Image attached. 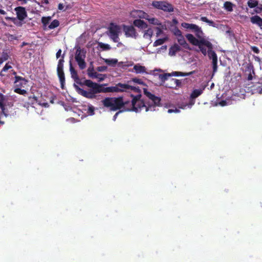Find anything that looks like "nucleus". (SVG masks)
<instances>
[{"label": "nucleus", "mask_w": 262, "mask_h": 262, "mask_svg": "<svg viewBox=\"0 0 262 262\" xmlns=\"http://www.w3.org/2000/svg\"><path fill=\"white\" fill-rule=\"evenodd\" d=\"M133 82L139 84L146 85L145 83L141 79L138 78H132L127 83H122L129 86V89L124 91H119V92H126L130 93V97L132 98L131 101H123V97H106L101 101L104 107L109 108L111 111H116L121 108H124V111L128 112H135L139 113L143 108H145L146 112L154 110L156 106H160L161 104V98L156 96L148 91L146 88H143V92L145 95L151 100L153 104H150L145 102L141 99V90L139 86L131 85ZM113 92V93H114ZM119 93V92H115Z\"/></svg>", "instance_id": "f257e3e1"}, {"label": "nucleus", "mask_w": 262, "mask_h": 262, "mask_svg": "<svg viewBox=\"0 0 262 262\" xmlns=\"http://www.w3.org/2000/svg\"><path fill=\"white\" fill-rule=\"evenodd\" d=\"M70 71L71 77L77 84L81 85H84L91 88L89 91H86L81 89L77 85L74 84V86L78 94L88 99L96 98V94L97 93L124 91L129 88L127 85L120 83H117L115 86L105 88L102 84L94 82L91 80H85L83 82H81L77 71L73 68L71 61L70 62Z\"/></svg>", "instance_id": "f03ea898"}, {"label": "nucleus", "mask_w": 262, "mask_h": 262, "mask_svg": "<svg viewBox=\"0 0 262 262\" xmlns=\"http://www.w3.org/2000/svg\"><path fill=\"white\" fill-rule=\"evenodd\" d=\"M86 53L84 49H81L80 47L76 48L75 59L80 70H83L86 68V63L85 61Z\"/></svg>", "instance_id": "7ed1b4c3"}, {"label": "nucleus", "mask_w": 262, "mask_h": 262, "mask_svg": "<svg viewBox=\"0 0 262 262\" xmlns=\"http://www.w3.org/2000/svg\"><path fill=\"white\" fill-rule=\"evenodd\" d=\"M64 53L62 55L61 58L58 60L57 67V73L61 84V88L62 89H64L65 83V76L63 72V63L64 62Z\"/></svg>", "instance_id": "20e7f679"}, {"label": "nucleus", "mask_w": 262, "mask_h": 262, "mask_svg": "<svg viewBox=\"0 0 262 262\" xmlns=\"http://www.w3.org/2000/svg\"><path fill=\"white\" fill-rule=\"evenodd\" d=\"M152 5L155 8L163 10L165 12H171L173 11V6L164 1H153Z\"/></svg>", "instance_id": "39448f33"}, {"label": "nucleus", "mask_w": 262, "mask_h": 262, "mask_svg": "<svg viewBox=\"0 0 262 262\" xmlns=\"http://www.w3.org/2000/svg\"><path fill=\"white\" fill-rule=\"evenodd\" d=\"M194 73V71H192L189 73H184L182 72H173L171 73H164L163 74H159V79L162 81L163 83H164L166 79L168 78L171 76H189L192 74Z\"/></svg>", "instance_id": "423d86ee"}, {"label": "nucleus", "mask_w": 262, "mask_h": 262, "mask_svg": "<svg viewBox=\"0 0 262 262\" xmlns=\"http://www.w3.org/2000/svg\"><path fill=\"white\" fill-rule=\"evenodd\" d=\"M120 30V28L119 26L114 25L113 23L111 24L108 28L109 36L114 42H118L119 40V33Z\"/></svg>", "instance_id": "0eeeda50"}, {"label": "nucleus", "mask_w": 262, "mask_h": 262, "mask_svg": "<svg viewBox=\"0 0 262 262\" xmlns=\"http://www.w3.org/2000/svg\"><path fill=\"white\" fill-rule=\"evenodd\" d=\"M181 81L180 80L172 78L171 77L168 78L164 83L161 81L160 85H164L166 88L170 89H176L177 87L181 86Z\"/></svg>", "instance_id": "6e6552de"}, {"label": "nucleus", "mask_w": 262, "mask_h": 262, "mask_svg": "<svg viewBox=\"0 0 262 262\" xmlns=\"http://www.w3.org/2000/svg\"><path fill=\"white\" fill-rule=\"evenodd\" d=\"M16 14V20L18 19L19 21L23 23L25 19L27 17L28 14L25 8L18 6L14 9Z\"/></svg>", "instance_id": "1a4fd4ad"}, {"label": "nucleus", "mask_w": 262, "mask_h": 262, "mask_svg": "<svg viewBox=\"0 0 262 262\" xmlns=\"http://www.w3.org/2000/svg\"><path fill=\"white\" fill-rule=\"evenodd\" d=\"M204 41H205L203 43H199L196 46H198L201 52V53L204 55L206 56L207 53V51L206 50V48L208 50L209 49L213 48V45L209 41L204 38Z\"/></svg>", "instance_id": "9d476101"}, {"label": "nucleus", "mask_w": 262, "mask_h": 262, "mask_svg": "<svg viewBox=\"0 0 262 262\" xmlns=\"http://www.w3.org/2000/svg\"><path fill=\"white\" fill-rule=\"evenodd\" d=\"M123 31L126 37L136 38L137 33L133 26H123Z\"/></svg>", "instance_id": "9b49d317"}, {"label": "nucleus", "mask_w": 262, "mask_h": 262, "mask_svg": "<svg viewBox=\"0 0 262 262\" xmlns=\"http://www.w3.org/2000/svg\"><path fill=\"white\" fill-rule=\"evenodd\" d=\"M14 78L15 80L14 81V89L15 88H24L25 85H26L28 82L27 79L19 76H16V77H14Z\"/></svg>", "instance_id": "f8f14e48"}, {"label": "nucleus", "mask_w": 262, "mask_h": 262, "mask_svg": "<svg viewBox=\"0 0 262 262\" xmlns=\"http://www.w3.org/2000/svg\"><path fill=\"white\" fill-rule=\"evenodd\" d=\"M185 36L191 44L195 46L199 45V43H203L205 42L204 41V38L201 39H197L191 34H187Z\"/></svg>", "instance_id": "ddd939ff"}, {"label": "nucleus", "mask_w": 262, "mask_h": 262, "mask_svg": "<svg viewBox=\"0 0 262 262\" xmlns=\"http://www.w3.org/2000/svg\"><path fill=\"white\" fill-rule=\"evenodd\" d=\"M13 102L12 101H6L5 102L4 105L5 106V108H7L8 114H5L2 113L5 116L7 117L8 116L14 115L16 114V112L14 109L13 108Z\"/></svg>", "instance_id": "4468645a"}, {"label": "nucleus", "mask_w": 262, "mask_h": 262, "mask_svg": "<svg viewBox=\"0 0 262 262\" xmlns=\"http://www.w3.org/2000/svg\"><path fill=\"white\" fill-rule=\"evenodd\" d=\"M5 102V96L0 93V110H1L2 113H5V114L7 115L9 114V112H8L7 108H5V106L4 105Z\"/></svg>", "instance_id": "2eb2a0df"}, {"label": "nucleus", "mask_w": 262, "mask_h": 262, "mask_svg": "<svg viewBox=\"0 0 262 262\" xmlns=\"http://www.w3.org/2000/svg\"><path fill=\"white\" fill-rule=\"evenodd\" d=\"M143 17L147 19L149 21V23L151 24L156 25H161V24L160 23V21L156 18H147V17H148L149 16L148 14L146 13L143 12Z\"/></svg>", "instance_id": "dca6fc26"}, {"label": "nucleus", "mask_w": 262, "mask_h": 262, "mask_svg": "<svg viewBox=\"0 0 262 262\" xmlns=\"http://www.w3.org/2000/svg\"><path fill=\"white\" fill-rule=\"evenodd\" d=\"M134 25L141 29H146L147 27V24L141 19H136L134 21Z\"/></svg>", "instance_id": "f3484780"}, {"label": "nucleus", "mask_w": 262, "mask_h": 262, "mask_svg": "<svg viewBox=\"0 0 262 262\" xmlns=\"http://www.w3.org/2000/svg\"><path fill=\"white\" fill-rule=\"evenodd\" d=\"M251 22L253 24H256L258 26H262V18L258 16L254 15L250 18Z\"/></svg>", "instance_id": "a211bd4d"}, {"label": "nucleus", "mask_w": 262, "mask_h": 262, "mask_svg": "<svg viewBox=\"0 0 262 262\" xmlns=\"http://www.w3.org/2000/svg\"><path fill=\"white\" fill-rule=\"evenodd\" d=\"M193 31L195 33V36L200 39L203 38L204 33L201 27L196 25L195 28L193 29Z\"/></svg>", "instance_id": "6ab92c4d"}, {"label": "nucleus", "mask_w": 262, "mask_h": 262, "mask_svg": "<svg viewBox=\"0 0 262 262\" xmlns=\"http://www.w3.org/2000/svg\"><path fill=\"white\" fill-rule=\"evenodd\" d=\"M181 47L178 44H174L169 49V54L171 56L175 55L176 53L181 51Z\"/></svg>", "instance_id": "aec40b11"}, {"label": "nucleus", "mask_w": 262, "mask_h": 262, "mask_svg": "<svg viewBox=\"0 0 262 262\" xmlns=\"http://www.w3.org/2000/svg\"><path fill=\"white\" fill-rule=\"evenodd\" d=\"M204 89H195L193 90L192 93L190 94V99H195L197 97H198L199 96H200L203 92Z\"/></svg>", "instance_id": "412c9836"}, {"label": "nucleus", "mask_w": 262, "mask_h": 262, "mask_svg": "<svg viewBox=\"0 0 262 262\" xmlns=\"http://www.w3.org/2000/svg\"><path fill=\"white\" fill-rule=\"evenodd\" d=\"M137 74L144 73L146 72V68L145 67L141 66L139 64H135L133 68Z\"/></svg>", "instance_id": "4be33fe9"}, {"label": "nucleus", "mask_w": 262, "mask_h": 262, "mask_svg": "<svg viewBox=\"0 0 262 262\" xmlns=\"http://www.w3.org/2000/svg\"><path fill=\"white\" fill-rule=\"evenodd\" d=\"M200 20L203 22H205L207 23L209 26H212L213 27H217V25L212 20L208 19L205 16H202L200 18Z\"/></svg>", "instance_id": "5701e85b"}, {"label": "nucleus", "mask_w": 262, "mask_h": 262, "mask_svg": "<svg viewBox=\"0 0 262 262\" xmlns=\"http://www.w3.org/2000/svg\"><path fill=\"white\" fill-rule=\"evenodd\" d=\"M233 5H234L230 2H225L224 4V7L227 11L232 12L233 11Z\"/></svg>", "instance_id": "b1692460"}, {"label": "nucleus", "mask_w": 262, "mask_h": 262, "mask_svg": "<svg viewBox=\"0 0 262 262\" xmlns=\"http://www.w3.org/2000/svg\"><path fill=\"white\" fill-rule=\"evenodd\" d=\"M5 19L7 20H11V21H12L17 26L21 27L23 25V23H21L20 21H18L16 20V18H15V17H11L7 16V17H5Z\"/></svg>", "instance_id": "393cba45"}, {"label": "nucleus", "mask_w": 262, "mask_h": 262, "mask_svg": "<svg viewBox=\"0 0 262 262\" xmlns=\"http://www.w3.org/2000/svg\"><path fill=\"white\" fill-rule=\"evenodd\" d=\"M196 25L193 24H189L187 23H183L181 24L182 27L183 28L187 29H190L191 30H193V29L195 28Z\"/></svg>", "instance_id": "a878e982"}, {"label": "nucleus", "mask_w": 262, "mask_h": 262, "mask_svg": "<svg viewBox=\"0 0 262 262\" xmlns=\"http://www.w3.org/2000/svg\"><path fill=\"white\" fill-rule=\"evenodd\" d=\"M207 54L210 59H212L217 57L215 52L213 50V48L209 49L207 50Z\"/></svg>", "instance_id": "bb28decb"}, {"label": "nucleus", "mask_w": 262, "mask_h": 262, "mask_svg": "<svg viewBox=\"0 0 262 262\" xmlns=\"http://www.w3.org/2000/svg\"><path fill=\"white\" fill-rule=\"evenodd\" d=\"M104 62L108 66H114L117 63L118 60L117 59H105Z\"/></svg>", "instance_id": "cd10ccee"}, {"label": "nucleus", "mask_w": 262, "mask_h": 262, "mask_svg": "<svg viewBox=\"0 0 262 262\" xmlns=\"http://www.w3.org/2000/svg\"><path fill=\"white\" fill-rule=\"evenodd\" d=\"M37 101V98L34 95L28 97V102H27V105H33Z\"/></svg>", "instance_id": "c85d7f7f"}, {"label": "nucleus", "mask_w": 262, "mask_h": 262, "mask_svg": "<svg viewBox=\"0 0 262 262\" xmlns=\"http://www.w3.org/2000/svg\"><path fill=\"white\" fill-rule=\"evenodd\" d=\"M59 26V21L57 19H54L48 26L49 29H53Z\"/></svg>", "instance_id": "c756f323"}, {"label": "nucleus", "mask_w": 262, "mask_h": 262, "mask_svg": "<svg viewBox=\"0 0 262 262\" xmlns=\"http://www.w3.org/2000/svg\"><path fill=\"white\" fill-rule=\"evenodd\" d=\"M167 40V38H160L156 40L154 43V47H157L163 45Z\"/></svg>", "instance_id": "7c9ffc66"}, {"label": "nucleus", "mask_w": 262, "mask_h": 262, "mask_svg": "<svg viewBox=\"0 0 262 262\" xmlns=\"http://www.w3.org/2000/svg\"><path fill=\"white\" fill-rule=\"evenodd\" d=\"M98 46L103 51L110 50L111 48L108 44H105L103 42H99Z\"/></svg>", "instance_id": "2f4dec72"}, {"label": "nucleus", "mask_w": 262, "mask_h": 262, "mask_svg": "<svg viewBox=\"0 0 262 262\" xmlns=\"http://www.w3.org/2000/svg\"><path fill=\"white\" fill-rule=\"evenodd\" d=\"M212 60L213 73H214L217 71V57L212 59Z\"/></svg>", "instance_id": "473e14b6"}, {"label": "nucleus", "mask_w": 262, "mask_h": 262, "mask_svg": "<svg viewBox=\"0 0 262 262\" xmlns=\"http://www.w3.org/2000/svg\"><path fill=\"white\" fill-rule=\"evenodd\" d=\"M14 92L20 95H25L27 94V91L24 89L19 88H15L14 89Z\"/></svg>", "instance_id": "72a5a7b5"}, {"label": "nucleus", "mask_w": 262, "mask_h": 262, "mask_svg": "<svg viewBox=\"0 0 262 262\" xmlns=\"http://www.w3.org/2000/svg\"><path fill=\"white\" fill-rule=\"evenodd\" d=\"M248 6L251 8H255L258 4V1L256 0H250L247 3Z\"/></svg>", "instance_id": "f704fd0d"}, {"label": "nucleus", "mask_w": 262, "mask_h": 262, "mask_svg": "<svg viewBox=\"0 0 262 262\" xmlns=\"http://www.w3.org/2000/svg\"><path fill=\"white\" fill-rule=\"evenodd\" d=\"M9 56L7 53L3 52L1 57L0 58V65L5 61L8 59Z\"/></svg>", "instance_id": "c9c22d12"}, {"label": "nucleus", "mask_w": 262, "mask_h": 262, "mask_svg": "<svg viewBox=\"0 0 262 262\" xmlns=\"http://www.w3.org/2000/svg\"><path fill=\"white\" fill-rule=\"evenodd\" d=\"M51 20V17H42L41 18V23H42L43 26H46L48 24H49V22Z\"/></svg>", "instance_id": "e433bc0d"}, {"label": "nucleus", "mask_w": 262, "mask_h": 262, "mask_svg": "<svg viewBox=\"0 0 262 262\" xmlns=\"http://www.w3.org/2000/svg\"><path fill=\"white\" fill-rule=\"evenodd\" d=\"M153 34V31L151 29H148L145 31L144 34V37L145 38H150Z\"/></svg>", "instance_id": "4c0bfd02"}, {"label": "nucleus", "mask_w": 262, "mask_h": 262, "mask_svg": "<svg viewBox=\"0 0 262 262\" xmlns=\"http://www.w3.org/2000/svg\"><path fill=\"white\" fill-rule=\"evenodd\" d=\"M12 66H10V65H9L8 63H6L5 64V66L3 67L2 71L1 72V73H0V75H3V74H2V72H6L7 71H8V70L9 69H11L12 68Z\"/></svg>", "instance_id": "58836bf2"}, {"label": "nucleus", "mask_w": 262, "mask_h": 262, "mask_svg": "<svg viewBox=\"0 0 262 262\" xmlns=\"http://www.w3.org/2000/svg\"><path fill=\"white\" fill-rule=\"evenodd\" d=\"M174 34L175 35L178 36V38L183 36L182 35V32L180 30H179L178 28H176L174 31Z\"/></svg>", "instance_id": "ea45409f"}, {"label": "nucleus", "mask_w": 262, "mask_h": 262, "mask_svg": "<svg viewBox=\"0 0 262 262\" xmlns=\"http://www.w3.org/2000/svg\"><path fill=\"white\" fill-rule=\"evenodd\" d=\"M178 41L179 42V43L182 46V45H183L185 42H186V40L184 37L183 36H181V37H179L178 38Z\"/></svg>", "instance_id": "a19ab883"}, {"label": "nucleus", "mask_w": 262, "mask_h": 262, "mask_svg": "<svg viewBox=\"0 0 262 262\" xmlns=\"http://www.w3.org/2000/svg\"><path fill=\"white\" fill-rule=\"evenodd\" d=\"M253 74L255 75L254 70L252 69V72L250 71V73L248 74L247 80L250 81L253 79Z\"/></svg>", "instance_id": "79ce46f5"}, {"label": "nucleus", "mask_w": 262, "mask_h": 262, "mask_svg": "<svg viewBox=\"0 0 262 262\" xmlns=\"http://www.w3.org/2000/svg\"><path fill=\"white\" fill-rule=\"evenodd\" d=\"M255 12L256 13H260L262 12V5L257 6L255 9Z\"/></svg>", "instance_id": "37998d69"}, {"label": "nucleus", "mask_w": 262, "mask_h": 262, "mask_svg": "<svg viewBox=\"0 0 262 262\" xmlns=\"http://www.w3.org/2000/svg\"><path fill=\"white\" fill-rule=\"evenodd\" d=\"M88 113L90 115L94 114V107L93 106H89Z\"/></svg>", "instance_id": "c03bdc74"}, {"label": "nucleus", "mask_w": 262, "mask_h": 262, "mask_svg": "<svg viewBox=\"0 0 262 262\" xmlns=\"http://www.w3.org/2000/svg\"><path fill=\"white\" fill-rule=\"evenodd\" d=\"M251 50L255 53L258 54L259 53V49L256 46H252Z\"/></svg>", "instance_id": "a18cd8bd"}, {"label": "nucleus", "mask_w": 262, "mask_h": 262, "mask_svg": "<svg viewBox=\"0 0 262 262\" xmlns=\"http://www.w3.org/2000/svg\"><path fill=\"white\" fill-rule=\"evenodd\" d=\"M156 31H156V36H159L163 32L162 29H161L160 28H159V27L156 28Z\"/></svg>", "instance_id": "49530a36"}, {"label": "nucleus", "mask_w": 262, "mask_h": 262, "mask_svg": "<svg viewBox=\"0 0 262 262\" xmlns=\"http://www.w3.org/2000/svg\"><path fill=\"white\" fill-rule=\"evenodd\" d=\"M89 76L91 77H97V73L96 72H89Z\"/></svg>", "instance_id": "de8ad7c7"}, {"label": "nucleus", "mask_w": 262, "mask_h": 262, "mask_svg": "<svg viewBox=\"0 0 262 262\" xmlns=\"http://www.w3.org/2000/svg\"><path fill=\"white\" fill-rule=\"evenodd\" d=\"M61 49H59L58 50V51L57 52L56 54V58L58 59L59 58L60 56H61Z\"/></svg>", "instance_id": "09e8293b"}, {"label": "nucleus", "mask_w": 262, "mask_h": 262, "mask_svg": "<svg viewBox=\"0 0 262 262\" xmlns=\"http://www.w3.org/2000/svg\"><path fill=\"white\" fill-rule=\"evenodd\" d=\"M182 46L186 49H188V50H190V47H189V45H188V43H187V42L186 41L183 45H182Z\"/></svg>", "instance_id": "8fccbe9b"}, {"label": "nucleus", "mask_w": 262, "mask_h": 262, "mask_svg": "<svg viewBox=\"0 0 262 262\" xmlns=\"http://www.w3.org/2000/svg\"><path fill=\"white\" fill-rule=\"evenodd\" d=\"M123 111V110H120L119 111H118V112H117L115 115L113 116V120L115 121L118 115L120 113H122V112Z\"/></svg>", "instance_id": "3c124183"}, {"label": "nucleus", "mask_w": 262, "mask_h": 262, "mask_svg": "<svg viewBox=\"0 0 262 262\" xmlns=\"http://www.w3.org/2000/svg\"><path fill=\"white\" fill-rule=\"evenodd\" d=\"M64 6L63 5V4L60 3V4H58V9L59 10H64Z\"/></svg>", "instance_id": "603ef678"}, {"label": "nucleus", "mask_w": 262, "mask_h": 262, "mask_svg": "<svg viewBox=\"0 0 262 262\" xmlns=\"http://www.w3.org/2000/svg\"><path fill=\"white\" fill-rule=\"evenodd\" d=\"M106 69V67H99L98 68V71H103L105 70Z\"/></svg>", "instance_id": "864d4df0"}, {"label": "nucleus", "mask_w": 262, "mask_h": 262, "mask_svg": "<svg viewBox=\"0 0 262 262\" xmlns=\"http://www.w3.org/2000/svg\"><path fill=\"white\" fill-rule=\"evenodd\" d=\"M179 111L177 109H176V110H172V109H169L168 110V113H173V112H178Z\"/></svg>", "instance_id": "5fc2aeb1"}, {"label": "nucleus", "mask_w": 262, "mask_h": 262, "mask_svg": "<svg viewBox=\"0 0 262 262\" xmlns=\"http://www.w3.org/2000/svg\"><path fill=\"white\" fill-rule=\"evenodd\" d=\"M220 104L221 106H224L227 104V102L225 100H222L220 102Z\"/></svg>", "instance_id": "6e6d98bb"}, {"label": "nucleus", "mask_w": 262, "mask_h": 262, "mask_svg": "<svg viewBox=\"0 0 262 262\" xmlns=\"http://www.w3.org/2000/svg\"><path fill=\"white\" fill-rule=\"evenodd\" d=\"M254 59L256 61H258V62H260V59L259 57H257V56H254Z\"/></svg>", "instance_id": "4d7b16f0"}, {"label": "nucleus", "mask_w": 262, "mask_h": 262, "mask_svg": "<svg viewBox=\"0 0 262 262\" xmlns=\"http://www.w3.org/2000/svg\"><path fill=\"white\" fill-rule=\"evenodd\" d=\"M11 72L12 73V74L15 76V77H16V76H17L16 72L14 70H11Z\"/></svg>", "instance_id": "13d9d810"}, {"label": "nucleus", "mask_w": 262, "mask_h": 262, "mask_svg": "<svg viewBox=\"0 0 262 262\" xmlns=\"http://www.w3.org/2000/svg\"><path fill=\"white\" fill-rule=\"evenodd\" d=\"M28 44V43L27 42H23L21 46H20V47L21 48H23V47H24L26 45H27Z\"/></svg>", "instance_id": "bf43d9fd"}, {"label": "nucleus", "mask_w": 262, "mask_h": 262, "mask_svg": "<svg viewBox=\"0 0 262 262\" xmlns=\"http://www.w3.org/2000/svg\"><path fill=\"white\" fill-rule=\"evenodd\" d=\"M0 14L5 15V14H6V12L4 10L1 9V11H0Z\"/></svg>", "instance_id": "052dcab7"}, {"label": "nucleus", "mask_w": 262, "mask_h": 262, "mask_svg": "<svg viewBox=\"0 0 262 262\" xmlns=\"http://www.w3.org/2000/svg\"><path fill=\"white\" fill-rule=\"evenodd\" d=\"M11 39H17V37L16 36H14L12 35H11Z\"/></svg>", "instance_id": "680f3d73"}, {"label": "nucleus", "mask_w": 262, "mask_h": 262, "mask_svg": "<svg viewBox=\"0 0 262 262\" xmlns=\"http://www.w3.org/2000/svg\"><path fill=\"white\" fill-rule=\"evenodd\" d=\"M93 71V68H92V69H91L90 68H89L88 70V73L89 72H91V71Z\"/></svg>", "instance_id": "e2e57ef3"}, {"label": "nucleus", "mask_w": 262, "mask_h": 262, "mask_svg": "<svg viewBox=\"0 0 262 262\" xmlns=\"http://www.w3.org/2000/svg\"><path fill=\"white\" fill-rule=\"evenodd\" d=\"M44 1V3L46 4H48L49 3V0H43Z\"/></svg>", "instance_id": "0e129e2a"}, {"label": "nucleus", "mask_w": 262, "mask_h": 262, "mask_svg": "<svg viewBox=\"0 0 262 262\" xmlns=\"http://www.w3.org/2000/svg\"><path fill=\"white\" fill-rule=\"evenodd\" d=\"M173 21L175 23H178V21L176 20V19H173Z\"/></svg>", "instance_id": "69168bd1"}, {"label": "nucleus", "mask_w": 262, "mask_h": 262, "mask_svg": "<svg viewBox=\"0 0 262 262\" xmlns=\"http://www.w3.org/2000/svg\"><path fill=\"white\" fill-rule=\"evenodd\" d=\"M214 86V83H212V84H211V87L212 88V86Z\"/></svg>", "instance_id": "338daca9"}, {"label": "nucleus", "mask_w": 262, "mask_h": 262, "mask_svg": "<svg viewBox=\"0 0 262 262\" xmlns=\"http://www.w3.org/2000/svg\"><path fill=\"white\" fill-rule=\"evenodd\" d=\"M0 123L3 124L4 123H3V122H2L0 121Z\"/></svg>", "instance_id": "774afa93"}]
</instances>
